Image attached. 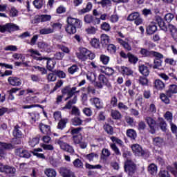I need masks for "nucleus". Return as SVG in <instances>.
Listing matches in <instances>:
<instances>
[{
  "instance_id": "obj_13",
  "label": "nucleus",
  "mask_w": 177,
  "mask_h": 177,
  "mask_svg": "<svg viewBox=\"0 0 177 177\" xmlns=\"http://www.w3.org/2000/svg\"><path fill=\"white\" fill-rule=\"evenodd\" d=\"M39 128L44 135H50V126L40 123L39 124Z\"/></svg>"
},
{
  "instance_id": "obj_52",
  "label": "nucleus",
  "mask_w": 177,
  "mask_h": 177,
  "mask_svg": "<svg viewBox=\"0 0 177 177\" xmlns=\"http://www.w3.org/2000/svg\"><path fill=\"white\" fill-rule=\"evenodd\" d=\"M165 118L169 122V124H171V122H172V118H174L172 116V113L167 111L165 114Z\"/></svg>"
},
{
  "instance_id": "obj_44",
  "label": "nucleus",
  "mask_w": 177,
  "mask_h": 177,
  "mask_svg": "<svg viewBox=\"0 0 177 177\" xmlns=\"http://www.w3.org/2000/svg\"><path fill=\"white\" fill-rule=\"evenodd\" d=\"M159 120V127L162 131H167V122L162 118H158Z\"/></svg>"
},
{
  "instance_id": "obj_5",
  "label": "nucleus",
  "mask_w": 177,
  "mask_h": 177,
  "mask_svg": "<svg viewBox=\"0 0 177 177\" xmlns=\"http://www.w3.org/2000/svg\"><path fill=\"white\" fill-rule=\"evenodd\" d=\"M55 145H59L62 150H64V151H68V153H74V149H73V147L64 142L63 140H62V138L55 140Z\"/></svg>"
},
{
  "instance_id": "obj_46",
  "label": "nucleus",
  "mask_w": 177,
  "mask_h": 177,
  "mask_svg": "<svg viewBox=\"0 0 177 177\" xmlns=\"http://www.w3.org/2000/svg\"><path fill=\"white\" fill-rule=\"evenodd\" d=\"M33 5L37 9H41L44 6V1L42 0H35Z\"/></svg>"
},
{
  "instance_id": "obj_28",
  "label": "nucleus",
  "mask_w": 177,
  "mask_h": 177,
  "mask_svg": "<svg viewBox=\"0 0 177 177\" xmlns=\"http://www.w3.org/2000/svg\"><path fill=\"white\" fill-rule=\"evenodd\" d=\"M67 122H68V119H61L58 122L57 129H64V128H66V124H67Z\"/></svg>"
},
{
  "instance_id": "obj_40",
  "label": "nucleus",
  "mask_w": 177,
  "mask_h": 177,
  "mask_svg": "<svg viewBox=\"0 0 177 177\" xmlns=\"http://www.w3.org/2000/svg\"><path fill=\"white\" fill-rule=\"evenodd\" d=\"M169 29L170 32H171L172 37L174 39L176 38L177 29L175 27V26L169 24Z\"/></svg>"
},
{
  "instance_id": "obj_38",
  "label": "nucleus",
  "mask_w": 177,
  "mask_h": 177,
  "mask_svg": "<svg viewBox=\"0 0 177 177\" xmlns=\"http://www.w3.org/2000/svg\"><path fill=\"white\" fill-rule=\"evenodd\" d=\"M38 143H39V137H35L29 141V145L31 147H35Z\"/></svg>"
},
{
  "instance_id": "obj_62",
  "label": "nucleus",
  "mask_w": 177,
  "mask_h": 177,
  "mask_svg": "<svg viewBox=\"0 0 177 177\" xmlns=\"http://www.w3.org/2000/svg\"><path fill=\"white\" fill-rule=\"evenodd\" d=\"M41 146L44 149V150H55V147H53V145H52L41 144Z\"/></svg>"
},
{
  "instance_id": "obj_57",
  "label": "nucleus",
  "mask_w": 177,
  "mask_h": 177,
  "mask_svg": "<svg viewBox=\"0 0 177 177\" xmlns=\"http://www.w3.org/2000/svg\"><path fill=\"white\" fill-rule=\"evenodd\" d=\"M86 78H87V80H88V81L93 82V81H95V80H96V76L95 75V73H88L86 74Z\"/></svg>"
},
{
  "instance_id": "obj_2",
  "label": "nucleus",
  "mask_w": 177,
  "mask_h": 177,
  "mask_svg": "<svg viewBox=\"0 0 177 177\" xmlns=\"http://www.w3.org/2000/svg\"><path fill=\"white\" fill-rule=\"evenodd\" d=\"M79 50L80 52L76 53V56L82 62H85L87 59H89V60H93L95 59V54L92 53L87 48H80Z\"/></svg>"
},
{
  "instance_id": "obj_41",
  "label": "nucleus",
  "mask_w": 177,
  "mask_h": 177,
  "mask_svg": "<svg viewBox=\"0 0 177 177\" xmlns=\"http://www.w3.org/2000/svg\"><path fill=\"white\" fill-rule=\"evenodd\" d=\"M71 122L75 127H78L82 124V120L80 118L75 117L71 120Z\"/></svg>"
},
{
  "instance_id": "obj_58",
  "label": "nucleus",
  "mask_w": 177,
  "mask_h": 177,
  "mask_svg": "<svg viewBox=\"0 0 177 177\" xmlns=\"http://www.w3.org/2000/svg\"><path fill=\"white\" fill-rule=\"evenodd\" d=\"M86 31L87 32V34H95L97 31V28L91 26L86 29Z\"/></svg>"
},
{
  "instance_id": "obj_39",
  "label": "nucleus",
  "mask_w": 177,
  "mask_h": 177,
  "mask_svg": "<svg viewBox=\"0 0 177 177\" xmlns=\"http://www.w3.org/2000/svg\"><path fill=\"white\" fill-rule=\"evenodd\" d=\"M91 45L96 49L100 48V41L97 39H92L91 41Z\"/></svg>"
},
{
  "instance_id": "obj_36",
  "label": "nucleus",
  "mask_w": 177,
  "mask_h": 177,
  "mask_svg": "<svg viewBox=\"0 0 177 177\" xmlns=\"http://www.w3.org/2000/svg\"><path fill=\"white\" fill-rule=\"evenodd\" d=\"M127 135L129 138H131V139H133L135 140L136 139V131L133 129H128L127 131Z\"/></svg>"
},
{
  "instance_id": "obj_61",
  "label": "nucleus",
  "mask_w": 177,
  "mask_h": 177,
  "mask_svg": "<svg viewBox=\"0 0 177 177\" xmlns=\"http://www.w3.org/2000/svg\"><path fill=\"white\" fill-rule=\"evenodd\" d=\"M159 177H171L169 172L167 170H161L158 174Z\"/></svg>"
},
{
  "instance_id": "obj_56",
  "label": "nucleus",
  "mask_w": 177,
  "mask_h": 177,
  "mask_svg": "<svg viewBox=\"0 0 177 177\" xmlns=\"http://www.w3.org/2000/svg\"><path fill=\"white\" fill-rule=\"evenodd\" d=\"M54 74L59 78H66V73L63 71H54Z\"/></svg>"
},
{
  "instance_id": "obj_43",
  "label": "nucleus",
  "mask_w": 177,
  "mask_h": 177,
  "mask_svg": "<svg viewBox=\"0 0 177 177\" xmlns=\"http://www.w3.org/2000/svg\"><path fill=\"white\" fill-rule=\"evenodd\" d=\"M104 129L109 135H113L114 133V129L110 124H105L104 126Z\"/></svg>"
},
{
  "instance_id": "obj_16",
  "label": "nucleus",
  "mask_w": 177,
  "mask_h": 177,
  "mask_svg": "<svg viewBox=\"0 0 177 177\" xmlns=\"http://www.w3.org/2000/svg\"><path fill=\"white\" fill-rule=\"evenodd\" d=\"M37 46L39 49H43L45 52H50V46L44 41H39L37 43Z\"/></svg>"
},
{
  "instance_id": "obj_59",
  "label": "nucleus",
  "mask_w": 177,
  "mask_h": 177,
  "mask_svg": "<svg viewBox=\"0 0 177 177\" xmlns=\"http://www.w3.org/2000/svg\"><path fill=\"white\" fill-rule=\"evenodd\" d=\"M57 48H58V49H61V50H63L65 53H70V49L64 45L57 44Z\"/></svg>"
},
{
  "instance_id": "obj_14",
  "label": "nucleus",
  "mask_w": 177,
  "mask_h": 177,
  "mask_svg": "<svg viewBox=\"0 0 177 177\" xmlns=\"http://www.w3.org/2000/svg\"><path fill=\"white\" fill-rule=\"evenodd\" d=\"M101 44L103 48H107L109 44H110V37L106 34H102L100 36Z\"/></svg>"
},
{
  "instance_id": "obj_22",
  "label": "nucleus",
  "mask_w": 177,
  "mask_h": 177,
  "mask_svg": "<svg viewBox=\"0 0 177 177\" xmlns=\"http://www.w3.org/2000/svg\"><path fill=\"white\" fill-rule=\"evenodd\" d=\"M12 135L13 136H15V138H18L19 139L20 138H21L22 133L21 131H20V127L19 126V124L15 126Z\"/></svg>"
},
{
  "instance_id": "obj_64",
  "label": "nucleus",
  "mask_w": 177,
  "mask_h": 177,
  "mask_svg": "<svg viewBox=\"0 0 177 177\" xmlns=\"http://www.w3.org/2000/svg\"><path fill=\"white\" fill-rule=\"evenodd\" d=\"M160 98L161 99L162 102H164V103H166V104H169V99L165 94L162 93L160 94Z\"/></svg>"
},
{
  "instance_id": "obj_18",
  "label": "nucleus",
  "mask_w": 177,
  "mask_h": 177,
  "mask_svg": "<svg viewBox=\"0 0 177 177\" xmlns=\"http://www.w3.org/2000/svg\"><path fill=\"white\" fill-rule=\"evenodd\" d=\"M116 41L120 44V45H122V46L124 47L126 50H132V47L131 45H129V44L125 41L122 40L121 38H117Z\"/></svg>"
},
{
  "instance_id": "obj_7",
  "label": "nucleus",
  "mask_w": 177,
  "mask_h": 177,
  "mask_svg": "<svg viewBox=\"0 0 177 177\" xmlns=\"http://www.w3.org/2000/svg\"><path fill=\"white\" fill-rule=\"evenodd\" d=\"M131 149L133 153H134V154L138 157H143L145 154H146V152H145L143 149H142V147L138 144H133L131 145Z\"/></svg>"
},
{
  "instance_id": "obj_33",
  "label": "nucleus",
  "mask_w": 177,
  "mask_h": 177,
  "mask_svg": "<svg viewBox=\"0 0 177 177\" xmlns=\"http://www.w3.org/2000/svg\"><path fill=\"white\" fill-rule=\"evenodd\" d=\"M86 158L88 160V161H93V160H96V158H99V155L96 153H91L85 156Z\"/></svg>"
},
{
  "instance_id": "obj_34",
  "label": "nucleus",
  "mask_w": 177,
  "mask_h": 177,
  "mask_svg": "<svg viewBox=\"0 0 177 177\" xmlns=\"http://www.w3.org/2000/svg\"><path fill=\"white\" fill-rule=\"evenodd\" d=\"M148 172H149L151 175H154L157 174V166L154 164H151L148 167Z\"/></svg>"
},
{
  "instance_id": "obj_60",
  "label": "nucleus",
  "mask_w": 177,
  "mask_h": 177,
  "mask_svg": "<svg viewBox=\"0 0 177 177\" xmlns=\"http://www.w3.org/2000/svg\"><path fill=\"white\" fill-rule=\"evenodd\" d=\"M174 16L173 15V14L168 13L165 15V20L167 21V23H171V21H172V20L174 19Z\"/></svg>"
},
{
  "instance_id": "obj_6",
  "label": "nucleus",
  "mask_w": 177,
  "mask_h": 177,
  "mask_svg": "<svg viewBox=\"0 0 177 177\" xmlns=\"http://www.w3.org/2000/svg\"><path fill=\"white\" fill-rule=\"evenodd\" d=\"M84 22L86 24H93V26H96L97 24H100V19L93 17L91 15H86L84 16Z\"/></svg>"
},
{
  "instance_id": "obj_1",
  "label": "nucleus",
  "mask_w": 177,
  "mask_h": 177,
  "mask_svg": "<svg viewBox=\"0 0 177 177\" xmlns=\"http://www.w3.org/2000/svg\"><path fill=\"white\" fill-rule=\"evenodd\" d=\"M68 25L66 27V31L68 34H75L77 32V28H81V21L77 18L71 17H67Z\"/></svg>"
},
{
  "instance_id": "obj_51",
  "label": "nucleus",
  "mask_w": 177,
  "mask_h": 177,
  "mask_svg": "<svg viewBox=\"0 0 177 177\" xmlns=\"http://www.w3.org/2000/svg\"><path fill=\"white\" fill-rule=\"evenodd\" d=\"M78 70H79V68L77 65H73L72 66L68 68V71L69 74H74L75 73H77Z\"/></svg>"
},
{
  "instance_id": "obj_45",
  "label": "nucleus",
  "mask_w": 177,
  "mask_h": 177,
  "mask_svg": "<svg viewBox=\"0 0 177 177\" xmlns=\"http://www.w3.org/2000/svg\"><path fill=\"white\" fill-rule=\"evenodd\" d=\"M47 68L49 71H52V69L55 68V62H53L52 59L47 58Z\"/></svg>"
},
{
  "instance_id": "obj_19",
  "label": "nucleus",
  "mask_w": 177,
  "mask_h": 177,
  "mask_svg": "<svg viewBox=\"0 0 177 177\" xmlns=\"http://www.w3.org/2000/svg\"><path fill=\"white\" fill-rule=\"evenodd\" d=\"M44 174L47 177H56L57 173L52 168H47L44 170Z\"/></svg>"
},
{
  "instance_id": "obj_49",
  "label": "nucleus",
  "mask_w": 177,
  "mask_h": 177,
  "mask_svg": "<svg viewBox=\"0 0 177 177\" xmlns=\"http://www.w3.org/2000/svg\"><path fill=\"white\" fill-rule=\"evenodd\" d=\"M154 65L153 66V68H160L162 64V61L160 59H155L154 62Z\"/></svg>"
},
{
  "instance_id": "obj_30",
  "label": "nucleus",
  "mask_w": 177,
  "mask_h": 177,
  "mask_svg": "<svg viewBox=\"0 0 177 177\" xmlns=\"http://www.w3.org/2000/svg\"><path fill=\"white\" fill-rule=\"evenodd\" d=\"M102 73L106 74V75H113L114 74V69L110 67H104V69L101 70Z\"/></svg>"
},
{
  "instance_id": "obj_17",
  "label": "nucleus",
  "mask_w": 177,
  "mask_h": 177,
  "mask_svg": "<svg viewBox=\"0 0 177 177\" xmlns=\"http://www.w3.org/2000/svg\"><path fill=\"white\" fill-rule=\"evenodd\" d=\"M80 92V91H75V89H64L62 91V93L63 94H66L67 95V97L66 98V100H68V99H70L71 97H73V96H74V95H75V93Z\"/></svg>"
},
{
  "instance_id": "obj_54",
  "label": "nucleus",
  "mask_w": 177,
  "mask_h": 177,
  "mask_svg": "<svg viewBox=\"0 0 177 177\" xmlns=\"http://www.w3.org/2000/svg\"><path fill=\"white\" fill-rule=\"evenodd\" d=\"M4 50H10V52H17V46L13 45L7 46L4 48Z\"/></svg>"
},
{
  "instance_id": "obj_55",
  "label": "nucleus",
  "mask_w": 177,
  "mask_h": 177,
  "mask_svg": "<svg viewBox=\"0 0 177 177\" xmlns=\"http://www.w3.org/2000/svg\"><path fill=\"white\" fill-rule=\"evenodd\" d=\"M140 53H141V55H142V56H144L145 57H148L149 56H150V55H151V51L149 52L146 48H141Z\"/></svg>"
},
{
  "instance_id": "obj_4",
  "label": "nucleus",
  "mask_w": 177,
  "mask_h": 177,
  "mask_svg": "<svg viewBox=\"0 0 177 177\" xmlns=\"http://www.w3.org/2000/svg\"><path fill=\"white\" fill-rule=\"evenodd\" d=\"M124 171L132 176L135 174V171H136V165L132 160H127L124 162Z\"/></svg>"
},
{
  "instance_id": "obj_48",
  "label": "nucleus",
  "mask_w": 177,
  "mask_h": 177,
  "mask_svg": "<svg viewBox=\"0 0 177 177\" xmlns=\"http://www.w3.org/2000/svg\"><path fill=\"white\" fill-rule=\"evenodd\" d=\"M0 146L6 150H12V149H13V145H12V144H8L6 142H0Z\"/></svg>"
},
{
  "instance_id": "obj_10",
  "label": "nucleus",
  "mask_w": 177,
  "mask_h": 177,
  "mask_svg": "<svg viewBox=\"0 0 177 177\" xmlns=\"http://www.w3.org/2000/svg\"><path fill=\"white\" fill-rule=\"evenodd\" d=\"M59 174L63 177H75L74 173L67 167H61L59 169Z\"/></svg>"
},
{
  "instance_id": "obj_37",
  "label": "nucleus",
  "mask_w": 177,
  "mask_h": 177,
  "mask_svg": "<svg viewBox=\"0 0 177 177\" xmlns=\"http://www.w3.org/2000/svg\"><path fill=\"white\" fill-rule=\"evenodd\" d=\"M71 114L72 115H75V117H80V115H81V112L80 111V109H78L75 106H73L72 107V110H71Z\"/></svg>"
},
{
  "instance_id": "obj_20",
  "label": "nucleus",
  "mask_w": 177,
  "mask_h": 177,
  "mask_svg": "<svg viewBox=\"0 0 177 177\" xmlns=\"http://www.w3.org/2000/svg\"><path fill=\"white\" fill-rule=\"evenodd\" d=\"M139 71L142 75H145V77H147L150 74V70H149V68L145 65L139 66Z\"/></svg>"
},
{
  "instance_id": "obj_63",
  "label": "nucleus",
  "mask_w": 177,
  "mask_h": 177,
  "mask_svg": "<svg viewBox=\"0 0 177 177\" xmlns=\"http://www.w3.org/2000/svg\"><path fill=\"white\" fill-rule=\"evenodd\" d=\"M41 18V23H45V21H49L50 20L51 17L50 15H45L40 16Z\"/></svg>"
},
{
  "instance_id": "obj_50",
  "label": "nucleus",
  "mask_w": 177,
  "mask_h": 177,
  "mask_svg": "<svg viewBox=\"0 0 177 177\" xmlns=\"http://www.w3.org/2000/svg\"><path fill=\"white\" fill-rule=\"evenodd\" d=\"M73 165L75 168H82L84 167V163L80 159H76L73 161Z\"/></svg>"
},
{
  "instance_id": "obj_21",
  "label": "nucleus",
  "mask_w": 177,
  "mask_h": 177,
  "mask_svg": "<svg viewBox=\"0 0 177 177\" xmlns=\"http://www.w3.org/2000/svg\"><path fill=\"white\" fill-rule=\"evenodd\" d=\"M157 31V26L154 23H151L147 28V32L151 35V34H154Z\"/></svg>"
},
{
  "instance_id": "obj_25",
  "label": "nucleus",
  "mask_w": 177,
  "mask_h": 177,
  "mask_svg": "<svg viewBox=\"0 0 177 177\" xmlns=\"http://www.w3.org/2000/svg\"><path fill=\"white\" fill-rule=\"evenodd\" d=\"M120 73H122L123 75H132V74H133V71L131 70V68L124 66L120 68Z\"/></svg>"
},
{
  "instance_id": "obj_42",
  "label": "nucleus",
  "mask_w": 177,
  "mask_h": 177,
  "mask_svg": "<svg viewBox=\"0 0 177 177\" xmlns=\"http://www.w3.org/2000/svg\"><path fill=\"white\" fill-rule=\"evenodd\" d=\"M100 59V62H102V63H103L105 65L109 64V62H110V57L104 55H101Z\"/></svg>"
},
{
  "instance_id": "obj_9",
  "label": "nucleus",
  "mask_w": 177,
  "mask_h": 177,
  "mask_svg": "<svg viewBox=\"0 0 177 177\" xmlns=\"http://www.w3.org/2000/svg\"><path fill=\"white\" fill-rule=\"evenodd\" d=\"M8 81L12 86H20L21 85V80L17 77L11 76L8 77Z\"/></svg>"
},
{
  "instance_id": "obj_11",
  "label": "nucleus",
  "mask_w": 177,
  "mask_h": 177,
  "mask_svg": "<svg viewBox=\"0 0 177 177\" xmlns=\"http://www.w3.org/2000/svg\"><path fill=\"white\" fill-rule=\"evenodd\" d=\"M3 172L6 174V175H9L11 177H13L15 175H16V168L9 165H5Z\"/></svg>"
},
{
  "instance_id": "obj_3",
  "label": "nucleus",
  "mask_w": 177,
  "mask_h": 177,
  "mask_svg": "<svg viewBox=\"0 0 177 177\" xmlns=\"http://www.w3.org/2000/svg\"><path fill=\"white\" fill-rule=\"evenodd\" d=\"M19 30V26L8 23L6 25H0V32H12L13 31H18Z\"/></svg>"
},
{
  "instance_id": "obj_8",
  "label": "nucleus",
  "mask_w": 177,
  "mask_h": 177,
  "mask_svg": "<svg viewBox=\"0 0 177 177\" xmlns=\"http://www.w3.org/2000/svg\"><path fill=\"white\" fill-rule=\"evenodd\" d=\"M145 120L147 121L150 128L151 133L152 134L156 133V125H157V122L151 117H147L145 118Z\"/></svg>"
},
{
  "instance_id": "obj_26",
  "label": "nucleus",
  "mask_w": 177,
  "mask_h": 177,
  "mask_svg": "<svg viewBox=\"0 0 177 177\" xmlns=\"http://www.w3.org/2000/svg\"><path fill=\"white\" fill-rule=\"evenodd\" d=\"M162 143H164V140L160 137H156L153 139V144L154 146H158V147H161L162 146Z\"/></svg>"
},
{
  "instance_id": "obj_12",
  "label": "nucleus",
  "mask_w": 177,
  "mask_h": 177,
  "mask_svg": "<svg viewBox=\"0 0 177 177\" xmlns=\"http://www.w3.org/2000/svg\"><path fill=\"white\" fill-rule=\"evenodd\" d=\"M155 21L158 24V26L163 31H167L168 28L165 26V22L162 20V18L160 16L155 17Z\"/></svg>"
},
{
  "instance_id": "obj_24",
  "label": "nucleus",
  "mask_w": 177,
  "mask_h": 177,
  "mask_svg": "<svg viewBox=\"0 0 177 177\" xmlns=\"http://www.w3.org/2000/svg\"><path fill=\"white\" fill-rule=\"evenodd\" d=\"M91 10H92V3L88 2L87 3L85 8H83L79 10V15H84L85 13H88V12H91Z\"/></svg>"
},
{
  "instance_id": "obj_15",
  "label": "nucleus",
  "mask_w": 177,
  "mask_h": 177,
  "mask_svg": "<svg viewBox=\"0 0 177 177\" xmlns=\"http://www.w3.org/2000/svg\"><path fill=\"white\" fill-rule=\"evenodd\" d=\"M15 153L17 156H19L23 158H30L31 157V153L27 150L17 149Z\"/></svg>"
},
{
  "instance_id": "obj_27",
  "label": "nucleus",
  "mask_w": 177,
  "mask_h": 177,
  "mask_svg": "<svg viewBox=\"0 0 177 177\" xmlns=\"http://www.w3.org/2000/svg\"><path fill=\"white\" fill-rule=\"evenodd\" d=\"M154 86L156 89H164L165 88V84L160 80H156L154 82Z\"/></svg>"
},
{
  "instance_id": "obj_31",
  "label": "nucleus",
  "mask_w": 177,
  "mask_h": 177,
  "mask_svg": "<svg viewBox=\"0 0 177 177\" xmlns=\"http://www.w3.org/2000/svg\"><path fill=\"white\" fill-rule=\"evenodd\" d=\"M127 57L129 59V62L130 63H133V64H136V63H138V60H139V59L137 57L132 55L131 53H129L127 54Z\"/></svg>"
},
{
  "instance_id": "obj_53",
  "label": "nucleus",
  "mask_w": 177,
  "mask_h": 177,
  "mask_svg": "<svg viewBox=\"0 0 177 177\" xmlns=\"http://www.w3.org/2000/svg\"><path fill=\"white\" fill-rule=\"evenodd\" d=\"M111 117H113L114 120H120V118H121V113H120L118 111H111Z\"/></svg>"
},
{
  "instance_id": "obj_47",
  "label": "nucleus",
  "mask_w": 177,
  "mask_h": 177,
  "mask_svg": "<svg viewBox=\"0 0 177 177\" xmlns=\"http://www.w3.org/2000/svg\"><path fill=\"white\" fill-rule=\"evenodd\" d=\"M73 139L75 145H80L82 142V136H73Z\"/></svg>"
},
{
  "instance_id": "obj_23",
  "label": "nucleus",
  "mask_w": 177,
  "mask_h": 177,
  "mask_svg": "<svg viewBox=\"0 0 177 177\" xmlns=\"http://www.w3.org/2000/svg\"><path fill=\"white\" fill-rule=\"evenodd\" d=\"M98 80L100 82H102L103 85H106L107 88H110V82H109V80H107V78L104 75H100L98 77Z\"/></svg>"
},
{
  "instance_id": "obj_32",
  "label": "nucleus",
  "mask_w": 177,
  "mask_h": 177,
  "mask_svg": "<svg viewBox=\"0 0 177 177\" xmlns=\"http://www.w3.org/2000/svg\"><path fill=\"white\" fill-rule=\"evenodd\" d=\"M100 28L103 31H105L106 32H109V31H110L111 30V26H110V24H109L107 22H103L100 25Z\"/></svg>"
},
{
  "instance_id": "obj_35",
  "label": "nucleus",
  "mask_w": 177,
  "mask_h": 177,
  "mask_svg": "<svg viewBox=\"0 0 177 177\" xmlns=\"http://www.w3.org/2000/svg\"><path fill=\"white\" fill-rule=\"evenodd\" d=\"M140 16V15L139 14V12H133L128 16L127 20H129V21H135L136 19H138V17H139Z\"/></svg>"
},
{
  "instance_id": "obj_29",
  "label": "nucleus",
  "mask_w": 177,
  "mask_h": 177,
  "mask_svg": "<svg viewBox=\"0 0 177 177\" xmlns=\"http://www.w3.org/2000/svg\"><path fill=\"white\" fill-rule=\"evenodd\" d=\"M54 32V30L50 28H44L39 30L41 35H46L48 34H52Z\"/></svg>"
}]
</instances>
